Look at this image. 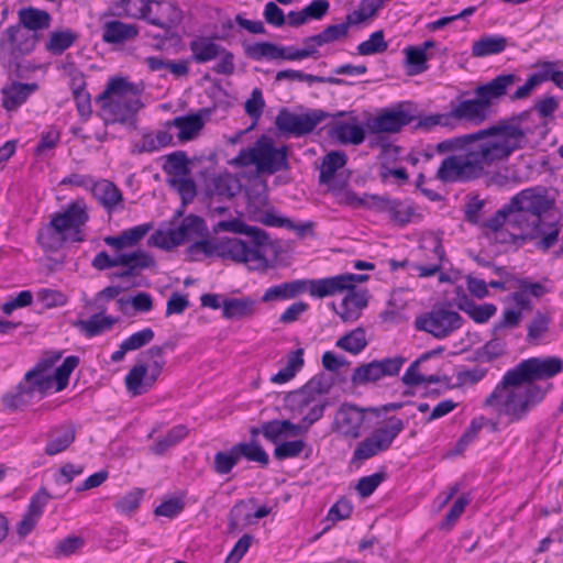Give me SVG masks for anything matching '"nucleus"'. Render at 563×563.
<instances>
[{
    "label": "nucleus",
    "mask_w": 563,
    "mask_h": 563,
    "mask_svg": "<svg viewBox=\"0 0 563 563\" xmlns=\"http://www.w3.org/2000/svg\"><path fill=\"white\" fill-rule=\"evenodd\" d=\"M552 207L553 201L540 189H523L483 223L484 234L495 243L517 249L536 241V247L547 252L558 243L561 231L556 221L547 218Z\"/></svg>",
    "instance_id": "f257e3e1"
},
{
    "label": "nucleus",
    "mask_w": 563,
    "mask_h": 563,
    "mask_svg": "<svg viewBox=\"0 0 563 563\" xmlns=\"http://www.w3.org/2000/svg\"><path fill=\"white\" fill-rule=\"evenodd\" d=\"M493 144L500 146L498 153L503 161H507L512 153L522 150L528 135H539L544 139L548 134V122L538 117L533 109H528L509 118L500 119L489 126Z\"/></svg>",
    "instance_id": "f03ea898"
},
{
    "label": "nucleus",
    "mask_w": 563,
    "mask_h": 563,
    "mask_svg": "<svg viewBox=\"0 0 563 563\" xmlns=\"http://www.w3.org/2000/svg\"><path fill=\"white\" fill-rule=\"evenodd\" d=\"M500 151L497 144L485 142L473 146L464 156L450 155L442 161L437 178L444 184L477 179L484 175L486 167L504 162L498 154Z\"/></svg>",
    "instance_id": "7ed1b4c3"
},
{
    "label": "nucleus",
    "mask_w": 563,
    "mask_h": 563,
    "mask_svg": "<svg viewBox=\"0 0 563 563\" xmlns=\"http://www.w3.org/2000/svg\"><path fill=\"white\" fill-rule=\"evenodd\" d=\"M501 380L486 397L484 406L495 408L507 417L509 423L526 419L529 412L543 401L548 389L538 384L510 385L500 388Z\"/></svg>",
    "instance_id": "20e7f679"
},
{
    "label": "nucleus",
    "mask_w": 563,
    "mask_h": 563,
    "mask_svg": "<svg viewBox=\"0 0 563 563\" xmlns=\"http://www.w3.org/2000/svg\"><path fill=\"white\" fill-rule=\"evenodd\" d=\"M89 221L84 199H76L64 211L51 216L49 222L38 231L37 242L45 251H58L66 242V233L73 232V242H82V227Z\"/></svg>",
    "instance_id": "39448f33"
},
{
    "label": "nucleus",
    "mask_w": 563,
    "mask_h": 563,
    "mask_svg": "<svg viewBox=\"0 0 563 563\" xmlns=\"http://www.w3.org/2000/svg\"><path fill=\"white\" fill-rule=\"evenodd\" d=\"M134 85L123 77H113L106 89L97 97L106 114V123L128 124L137 128L136 114L142 109L141 99L134 93Z\"/></svg>",
    "instance_id": "423d86ee"
},
{
    "label": "nucleus",
    "mask_w": 563,
    "mask_h": 563,
    "mask_svg": "<svg viewBox=\"0 0 563 563\" xmlns=\"http://www.w3.org/2000/svg\"><path fill=\"white\" fill-rule=\"evenodd\" d=\"M174 347V344L166 342L164 345H153L145 355L151 360L147 363H137L125 375L124 384L129 394L133 397L147 393L157 382L166 364L164 350Z\"/></svg>",
    "instance_id": "0eeeda50"
},
{
    "label": "nucleus",
    "mask_w": 563,
    "mask_h": 563,
    "mask_svg": "<svg viewBox=\"0 0 563 563\" xmlns=\"http://www.w3.org/2000/svg\"><path fill=\"white\" fill-rule=\"evenodd\" d=\"M563 371V360L558 356L530 357L508 369L501 378L500 388L510 385L537 384Z\"/></svg>",
    "instance_id": "6e6552de"
},
{
    "label": "nucleus",
    "mask_w": 563,
    "mask_h": 563,
    "mask_svg": "<svg viewBox=\"0 0 563 563\" xmlns=\"http://www.w3.org/2000/svg\"><path fill=\"white\" fill-rule=\"evenodd\" d=\"M405 429L404 421L391 416L384 427L375 429L371 435L361 441L353 452L352 461H365L390 449L394 440Z\"/></svg>",
    "instance_id": "1a4fd4ad"
},
{
    "label": "nucleus",
    "mask_w": 563,
    "mask_h": 563,
    "mask_svg": "<svg viewBox=\"0 0 563 563\" xmlns=\"http://www.w3.org/2000/svg\"><path fill=\"white\" fill-rule=\"evenodd\" d=\"M405 429L404 421L391 416L384 427L375 429L371 435L361 441L353 452L352 461H365L390 449L394 440Z\"/></svg>",
    "instance_id": "9d476101"
},
{
    "label": "nucleus",
    "mask_w": 563,
    "mask_h": 563,
    "mask_svg": "<svg viewBox=\"0 0 563 563\" xmlns=\"http://www.w3.org/2000/svg\"><path fill=\"white\" fill-rule=\"evenodd\" d=\"M405 429L404 421L391 416L384 427L375 429L371 435L361 441L353 452L352 461H365L390 449L394 440Z\"/></svg>",
    "instance_id": "9b49d317"
},
{
    "label": "nucleus",
    "mask_w": 563,
    "mask_h": 563,
    "mask_svg": "<svg viewBox=\"0 0 563 563\" xmlns=\"http://www.w3.org/2000/svg\"><path fill=\"white\" fill-rule=\"evenodd\" d=\"M262 246L253 241L249 243L238 238H225L219 240L218 257L243 263L250 271L264 272L268 268V261L261 251Z\"/></svg>",
    "instance_id": "f8f14e48"
},
{
    "label": "nucleus",
    "mask_w": 563,
    "mask_h": 563,
    "mask_svg": "<svg viewBox=\"0 0 563 563\" xmlns=\"http://www.w3.org/2000/svg\"><path fill=\"white\" fill-rule=\"evenodd\" d=\"M463 324V318L444 306L435 305L432 309L416 318L415 327L419 331L430 333L437 339H444Z\"/></svg>",
    "instance_id": "ddd939ff"
},
{
    "label": "nucleus",
    "mask_w": 563,
    "mask_h": 563,
    "mask_svg": "<svg viewBox=\"0 0 563 563\" xmlns=\"http://www.w3.org/2000/svg\"><path fill=\"white\" fill-rule=\"evenodd\" d=\"M329 117L331 114L321 109L309 110L300 114L282 109L276 117L275 125L280 132L299 137L311 133L320 122Z\"/></svg>",
    "instance_id": "4468645a"
},
{
    "label": "nucleus",
    "mask_w": 563,
    "mask_h": 563,
    "mask_svg": "<svg viewBox=\"0 0 563 563\" xmlns=\"http://www.w3.org/2000/svg\"><path fill=\"white\" fill-rule=\"evenodd\" d=\"M38 35H33L18 23L4 30L0 40V55L18 60L32 53L38 42Z\"/></svg>",
    "instance_id": "2eb2a0df"
},
{
    "label": "nucleus",
    "mask_w": 563,
    "mask_h": 563,
    "mask_svg": "<svg viewBox=\"0 0 563 563\" xmlns=\"http://www.w3.org/2000/svg\"><path fill=\"white\" fill-rule=\"evenodd\" d=\"M406 358L402 356L386 357L374 360L354 368L351 375V382L355 386L366 385L377 382L386 376H396L399 374Z\"/></svg>",
    "instance_id": "dca6fc26"
},
{
    "label": "nucleus",
    "mask_w": 563,
    "mask_h": 563,
    "mask_svg": "<svg viewBox=\"0 0 563 563\" xmlns=\"http://www.w3.org/2000/svg\"><path fill=\"white\" fill-rule=\"evenodd\" d=\"M256 146L258 172L273 175L290 168L287 159V146L284 145L280 148H276L273 139L267 135H262L256 141Z\"/></svg>",
    "instance_id": "f3484780"
},
{
    "label": "nucleus",
    "mask_w": 563,
    "mask_h": 563,
    "mask_svg": "<svg viewBox=\"0 0 563 563\" xmlns=\"http://www.w3.org/2000/svg\"><path fill=\"white\" fill-rule=\"evenodd\" d=\"M145 21L163 30L176 29L183 21V12L174 2L147 0Z\"/></svg>",
    "instance_id": "a211bd4d"
},
{
    "label": "nucleus",
    "mask_w": 563,
    "mask_h": 563,
    "mask_svg": "<svg viewBox=\"0 0 563 563\" xmlns=\"http://www.w3.org/2000/svg\"><path fill=\"white\" fill-rule=\"evenodd\" d=\"M490 114V110L484 104L479 97L462 100L457 106L451 109V115L454 128L459 122L465 121L478 125L485 122Z\"/></svg>",
    "instance_id": "6ab92c4d"
},
{
    "label": "nucleus",
    "mask_w": 563,
    "mask_h": 563,
    "mask_svg": "<svg viewBox=\"0 0 563 563\" xmlns=\"http://www.w3.org/2000/svg\"><path fill=\"white\" fill-rule=\"evenodd\" d=\"M519 81L515 74H501L490 81L475 88L474 93L490 110L494 100H498L508 93V89Z\"/></svg>",
    "instance_id": "aec40b11"
},
{
    "label": "nucleus",
    "mask_w": 563,
    "mask_h": 563,
    "mask_svg": "<svg viewBox=\"0 0 563 563\" xmlns=\"http://www.w3.org/2000/svg\"><path fill=\"white\" fill-rule=\"evenodd\" d=\"M364 410L355 405L344 404L336 413L335 423L338 430L345 437L357 439L361 435V427L364 422Z\"/></svg>",
    "instance_id": "412c9836"
},
{
    "label": "nucleus",
    "mask_w": 563,
    "mask_h": 563,
    "mask_svg": "<svg viewBox=\"0 0 563 563\" xmlns=\"http://www.w3.org/2000/svg\"><path fill=\"white\" fill-rule=\"evenodd\" d=\"M485 142H494L492 132L489 131V126L473 133L455 136L439 142L435 146V150L439 153H445L457 150H463L465 153H467L473 146L475 147V145H479Z\"/></svg>",
    "instance_id": "4be33fe9"
},
{
    "label": "nucleus",
    "mask_w": 563,
    "mask_h": 563,
    "mask_svg": "<svg viewBox=\"0 0 563 563\" xmlns=\"http://www.w3.org/2000/svg\"><path fill=\"white\" fill-rule=\"evenodd\" d=\"M98 312L93 313L88 320L78 319L73 325L78 329L87 338H95L101 333L109 331L118 322V318L104 316L106 306H98Z\"/></svg>",
    "instance_id": "5701e85b"
},
{
    "label": "nucleus",
    "mask_w": 563,
    "mask_h": 563,
    "mask_svg": "<svg viewBox=\"0 0 563 563\" xmlns=\"http://www.w3.org/2000/svg\"><path fill=\"white\" fill-rule=\"evenodd\" d=\"M415 115L404 110L387 111L376 117L372 124H369L371 132H389L396 133L405 125L411 123Z\"/></svg>",
    "instance_id": "b1692460"
},
{
    "label": "nucleus",
    "mask_w": 563,
    "mask_h": 563,
    "mask_svg": "<svg viewBox=\"0 0 563 563\" xmlns=\"http://www.w3.org/2000/svg\"><path fill=\"white\" fill-rule=\"evenodd\" d=\"M347 294L343 298L340 308L336 310L335 303H331V308L340 316L344 321H355L360 317V312L367 306V291L357 289H346Z\"/></svg>",
    "instance_id": "393cba45"
},
{
    "label": "nucleus",
    "mask_w": 563,
    "mask_h": 563,
    "mask_svg": "<svg viewBox=\"0 0 563 563\" xmlns=\"http://www.w3.org/2000/svg\"><path fill=\"white\" fill-rule=\"evenodd\" d=\"M38 88L37 84H22L12 81L5 85L1 89L2 107L7 111H15L21 104H23L27 98L36 91Z\"/></svg>",
    "instance_id": "a878e982"
},
{
    "label": "nucleus",
    "mask_w": 563,
    "mask_h": 563,
    "mask_svg": "<svg viewBox=\"0 0 563 563\" xmlns=\"http://www.w3.org/2000/svg\"><path fill=\"white\" fill-rule=\"evenodd\" d=\"M139 35L135 24L124 23L120 20H111L102 26V41L107 44H123Z\"/></svg>",
    "instance_id": "bb28decb"
},
{
    "label": "nucleus",
    "mask_w": 563,
    "mask_h": 563,
    "mask_svg": "<svg viewBox=\"0 0 563 563\" xmlns=\"http://www.w3.org/2000/svg\"><path fill=\"white\" fill-rule=\"evenodd\" d=\"M456 306L460 310L467 313L476 323L487 322L497 311V307L494 303L476 305L462 288L457 290Z\"/></svg>",
    "instance_id": "cd10ccee"
},
{
    "label": "nucleus",
    "mask_w": 563,
    "mask_h": 563,
    "mask_svg": "<svg viewBox=\"0 0 563 563\" xmlns=\"http://www.w3.org/2000/svg\"><path fill=\"white\" fill-rule=\"evenodd\" d=\"M303 280L307 283V291L311 297L316 298L330 297L347 289L342 274L320 279Z\"/></svg>",
    "instance_id": "c85d7f7f"
},
{
    "label": "nucleus",
    "mask_w": 563,
    "mask_h": 563,
    "mask_svg": "<svg viewBox=\"0 0 563 563\" xmlns=\"http://www.w3.org/2000/svg\"><path fill=\"white\" fill-rule=\"evenodd\" d=\"M59 358L60 353H55L52 357L40 361L34 368L25 374V383L23 384L26 386H33L34 391H46L49 389L53 384V378L46 375L45 372L51 368Z\"/></svg>",
    "instance_id": "c756f323"
},
{
    "label": "nucleus",
    "mask_w": 563,
    "mask_h": 563,
    "mask_svg": "<svg viewBox=\"0 0 563 563\" xmlns=\"http://www.w3.org/2000/svg\"><path fill=\"white\" fill-rule=\"evenodd\" d=\"M307 291V283L303 279L274 285L265 290L261 300L263 302L289 300Z\"/></svg>",
    "instance_id": "7c9ffc66"
},
{
    "label": "nucleus",
    "mask_w": 563,
    "mask_h": 563,
    "mask_svg": "<svg viewBox=\"0 0 563 563\" xmlns=\"http://www.w3.org/2000/svg\"><path fill=\"white\" fill-rule=\"evenodd\" d=\"M213 231L216 233H219L221 231H227V232H233V233H239V234H246L252 238V241L256 245L268 244V234L264 230H262L257 227L247 225L240 219H233V220H229V221H219L213 227Z\"/></svg>",
    "instance_id": "2f4dec72"
},
{
    "label": "nucleus",
    "mask_w": 563,
    "mask_h": 563,
    "mask_svg": "<svg viewBox=\"0 0 563 563\" xmlns=\"http://www.w3.org/2000/svg\"><path fill=\"white\" fill-rule=\"evenodd\" d=\"M328 133L341 144L360 145L365 140L364 128L355 121L353 123L335 122Z\"/></svg>",
    "instance_id": "473e14b6"
},
{
    "label": "nucleus",
    "mask_w": 563,
    "mask_h": 563,
    "mask_svg": "<svg viewBox=\"0 0 563 563\" xmlns=\"http://www.w3.org/2000/svg\"><path fill=\"white\" fill-rule=\"evenodd\" d=\"M387 212L389 213L391 221L397 223L399 227H405L410 222L420 221L423 217L419 211V208L408 199H393Z\"/></svg>",
    "instance_id": "72a5a7b5"
},
{
    "label": "nucleus",
    "mask_w": 563,
    "mask_h": 563,
    "mask_svg": "<svg viewBox=\"0 0 563 563\" xmlns=\"http://www.w3.org/2000/svg\"><path fill=\"white\" fill-rule=\"evenodd\" d=\"M90 191L108 211H112L123 199L121 190L107 179L95 181Z\"/></svg>",
    "instance_id": "f704fd0d"
},
{
    "label": "nucleus",
    "mask_w": 563,
    "mask_h": 563,
    "mask_svg": "<svg viewBox=\"0 0 563 563\" xmlns=\"http://www.w3.org/2000/svg\"><path fill=\"white\" fill-rule=\"evenodd\" d=\"M76 439V429L73 424L63 426L55 429L45 446V454L56 455L67 450Z\"/></svg>",
    "instance_id": "c9c22d12"
},
{
    "label": "nucleus",
    "mask_w": 563,
    "mask_h": 563,
    "mask_svg": "<svg viewBox=\"0 0 563 563\" xmlns=\"http://www.w3.org/2000/svg\"><path fill=\"white\" fill-rule=\"evenodd\" d=\"M51 15L48 12L35 8H24L19 11V25H23L31 34L37 35L38 30L49 26Z\"/></svg>",
    "instance_id": "e433bc0d"
},
{
    "label": "nucleus",
    "mask_w": 563,
    "mask_h": 563,
    "mask_svg": "<svg viewBox=\"0 0 563 563\" xmlns=\"http://www.w3.org/2000/svg\"><path fill=\"white\" fill-rule=\"evenodd\" d=\"M166 125L179 129L178 139L180 141H189L203 128L205 121L200 113H195L176 117Z\"/></svg>",
    "instance_id": "4c0bfd02"
},
{
    "label": "nucleus",
    "mask_w": 563,
    "mask_h": 563,
    "mask_svg": "<svg viewBox=\"0 0 563 563\" xmlns=\"http://www.w3.org/2000/svg\"><path fill=\"white\" fill-rule=\"evenodd\" d=\"M189 48L192 53V59L198 64L210 62L223 52L222 46L216 44L208 37H198L192 40L189 43Z\"/></svg>",
    "instance_id": "58836bf2"
},
{
    "label": "nucleus",
    "mask_w": 563,
    "mask_h": 563,
    "mask_svg": "<svg viewBox=\"0 0 563 563\" xmlns=\"http://www.w3.org/2000/svg\"><path fill=\"white\" fill-rule=\"evenodd\" d=\"M347 155L342 151H331L322 157L319 183L322 185L330 184L335 173L345 166Z\"/></svg>",
    "instance_id": "ea45409f"
},
{
    "label": "nucleus",
    "mask_w": 563,
    "mask_h": 563,
    "mask_svg": "<svg viewBox=\"0 0 563 563\" xmlns=\"http://www.w3.org/2000/svg\"><path fill=\"white\" fill-rule=\"evenodd\" d=\"M255 300L250 297L229 298L222 301L224 319H242L254 313Z\"/></svg>",
    "instance_id": "a19ab883"
},
{
    "label": "nucleus",
    "mask_w": 563,
    "mask_h": 563,
    "mask_svg": "<svg viewBox=\"0 0 563 563\" xmlns=\"http://www.w3.org/2000/svg\"><path fill=\"white\" fill-rule=\"evenodd\" d=\"M173 144V135L167 131H158L156 136L152 133H143L140 142L132 148L133 154L153 153Z\"/></svg>",
    "instance_id": "79ce46f5"
},
{
    "label": "nucleus",
    "mask_w": 563,
    "mask_h": 563,
    "mask_svg": "<svg viewBox=\"0 0 563 563\" xmlns=\"http://www.w3.org/2000/svg\"><path fill=\"white\" fill-rule=\"evenodd\" d=\"M302 347L290 352L287 355V364L271 377V382L280 385L291 380L305 365Z\"/></svg>",
    "instance_id": "37998d69"
},
{
    "label": "nucleus",
    "mask_w": 563,
    "mask_h": 563,
    "mask_svg": "<svg viewBox=\"0 0 563 563\" xmlns=\"http://www.w3.org/2000/svg\"><path fill=\"white\" fill-rule=\"evenodd\" d=\"M175 229L183 243L187 239L203 238L209 234L205 219L196 214L186 216Z\"/></svg>",
    "instance_id": "c03bdc74"
},
{
    "label": "nucleus",
    "mask_w": 563,
    "mask_h": 563,
    "mask_svg": "<svg viewBox=\"0 0 563 563\" xmlns=\"http://www.w3.org/2000/svg\"><path fill=\"white\" fill-rule=\"evenodd\" d=\"M506 46L507 40L501 35L483 36L478 41L474 42L472 47V55L475 57H485L499 54L505 51Z\"/></svg>",
    "instance_id": "a18cd8bd"
},
{
    "label": "nucleus",
    "mask_w": 563,
    "mask_h": 563,
    "mask_svg": "<svg viewBox=\"0 0 563 563\" xmlns=\"http://www.w3.org/2000/svg\"><path fill=\"white\" fill-rule=\"evenodd\" d=\"M189 433L188 428L185 424H178L173 427L166 435L158 439L152 446V453L156 455H163L170 448L181 442Z\"/></svg>",
    "instance_id": "49530a36"
},
{
    "label": "nucleus",
    "mask_w": 563,
    "mask_h": 563,
    "mask_svg": "<svg viewBox=\"0 0 563 563\" xmlns=\"http://www.w3.org/2000/svg\"><path fill=\"white\" fill-rule=\"evenodd\" d=\"M166 161L163 170L173 177H184L190 175V161L184 151H176L165 156Z\"/></svg>",
    "instance_id": "de8ad7c7"
},
{
    "label": "nucleus",
    "mask_w": 563,
    "mask_h": 563,
    "mask_svg": "<svg viewBox=\"0 0 563 563\" xmlns=\"http://www.w3.org/2000/svg\"><path fill=\"white\" fill-rule=\"evenodd\" d=\"M71 89L79 115L88 119L91 115L92 109L90 93L86 89L84 77L73 78Z\"/></svg>",
    "instance_id": "09e8293b"
},
{
    "label": "nucleus",
    "mask_w": 563,
    "mask_h": 563,
    "mask_svg": "<svg viewBox=\"0 0 563 563\" xmlns=\"http://www.w3.org/2000/svg\"><path fill=\"white\" fill-rule=\"evenodd\" d=\"M367 345L365 330L363 328H356L345 335L341 336L335 346L342 349L351 354L361 353Z\"/></svg>",
    "instance_id": "8fccbe9b"
},
{
    "label": "nucleus",
    "mask_w": 563,
    "mask_h": 563,
    "mask_svg": "<svg viewBox=\"0 0 563 563\" xmlns=\"http://www.w3.org/2000/svg\"><path fill=\"white\" fill-rule=\"evenodd\" d=\"M235 448L240 459L243 456L247 461L256 462L262 466H267L269 463L268 454L255 440L236 443Z\"/></svg>",
    "instance_id": "3c124183"
},
{
    "label": "nucleus",
    "mask_w": 563,
    "mask_h": 563,
    "mask_svg": "<svg viewBox=\"0 0 563 563\" xmlns=\"http://www.w3.org/2000/svg\"><path fill=\"white\" fill-rule=\"evenodd\" d=\"M406 54V68L407 74L410 76L419 75L428 69V56L423 48L417 46H407Z\"/></svg>",
    "instance_id": "603ef678"
},
{
    "label": "nucleus",
    "mask_w": 563,
    "mask_h": 563,
    "mask_svg": "<svg viewBox=\"0 0 563 563\" xmlns=\"http://www.w3.org/2000/svg\"><path fill=\"white\" fill-rule=\"evenodd\" d=\"M78 38V34L71 30L56 31L51 34L46 49L53 55H62Z\"/></svg>",
    "instance_id": "864d4df0"
},
{
    "label": "nucleus",
    "mask_w": 563,
    "mask_h": 563,
    "mask_svg": "<svg viewBox=\"0 0 563 563\" xmlns=\"http://www.w3.org/2000/svg\"><path fill=\"white\" fill-rule=\"evenodd\" d=\"M244 54L253 59L261 60L263 58L274 60L277 59L278 45L272 42H257L254 44H243Z\"/></svg>",
    "instance_id": "5fc2aeb1"
},
{
    "label": "nucleus",
    "mask_w": 563,
    "mask_h": 563,
    "mask_svg": "<svg viewBox=\"0 0 563 563\" xmlns=\"http://www.w3.org/2000/svg\"><path fill=\"white\" fill-rule=\"evenodd\" d=\"M167 184L170 188L175 189L181 199V205L190 203L197 195V186L194 179L188 176L184 177H169Z\"/></svg>",
    "instance_id": "6e6d98bb"
},
{
    "label": "nucleus",
    "mask_w": 563,
    "mask_h": 563,
    "mask_svg": "<svg viewBox=\"0 0 563 563\" xmlns=\"http://www.w3.org/2000/svg\"><path fill=\"white\" fill-rule=\"evenodd\" d=\"M183 244L176 229L156 230L147 240L148 246L158 247L165 251H170L174 247Z\"/></svg>",
    "instance_id": "4d7b16f0"
},
{
    "label": "nucleus",
    "mask_w": 563,
    "mask_h": 563,
    "mask_svg": "<svg viewBox=\"0 0 563 563\" xmlns=\"http://www.w3.org/2000/svg\"><path fill=\"white\" fill-rule=\"evenodd\" d=\"M388 48V43L385 41V34L383 30L375 31L368 37V40L360 43L356 47L357 54L362 56H369L375 54H382Z\"/></svg>",
    "instance_id": "13d9d810"
},
{
    "label": "nucleus",
    "mask_w": 563,
    "mask_h": 563,
    "mask_svg": "<svg viewBox=\"0 0 563 563\" xmlns=\"http://www.w3.org/2000/svg\"><path fill=\"white\" fill-rule=\"evenodd\" d=\"M34 395V387L20 383L14 393L5 394L2 398L4 406L10 410H15L26 405Z\"/></svg>",
    "instance_id": "bf43d9fd"
},
{
    "label": "nucleus",
    "mask_w": 563,
    "mask_h": 563,
    "mask_svg": "<svg viewBox=\"0 0 563 563\" xmlns=\"http://www.w3.org/2000/svg\"><path fill=\"white\" fill-rule=\"evenodd\" d=\"M347 33L349 30L344 22H342L339 24L328 25L322 32L308 36V41L316 42L319 45H325L346 37Z\"/></svg>",
    "instance_id": "052dcab7"
},
{
    "label": "nucleus",
    "mask_w": 563,
    "mask_h": 563,
    "mask_svg": "<svg viewBox=\"0 0 563 563\" xmlns=\"http://www.w3.org/2000/svg\"><path fill=\"white\" fill-rule=\"evenodd\" d=\"M240 461L235 444L229 451H219L214 454L212 468L219 475L229 474Z\"/></svg>",
    "instance_id": "680f3d73"
},
{
    "label": "nucleus",
    "mask_w": 563,
    "mask_h": 563,
    "mask_svg": "<svg viewBox=\"0 0 563 563\" xmlns=\"http://www.w3.org/2000/svg\"><path fill=\"white\" fill-rule=\"evenodd\" d=\"M79 357L76 355L67 356L62 365L55 369L53 380L56 382V391L65 389L69 382V376L73 371L78 366Z\"/></svg>",
    "instance_id": "e2e57ef3"
},
{
    "label": "nucleus",
    "mask_w": 563,
    "mask_h": 563,
    "mask_svg": "<svg viewBox=\"0 0 563 563\" xmlns=\"http://www.w3.org/2000/svg\"><path fill=\"white\" fill-rule=\"evenodd\" d=\"M144 489L134 488L131 492L126 493L124 496H122L119 500H117L114 504V508L120 514L130 515L139 508L144 497Z\"/></svg>",
    "instance_id": "0e129e2a"
},
{
    "label": "nucleus",
    "mask_w": 563,
    "mask_h": 563,
    "mask_svg": "<svg viewBox=\"0 0 563 563\" xmlns=\"http://www.w3.org/2000/svg\"><path fill=\"white\" fill-rule=\"evenodd\" d=\"M118 14L145 20L147 0H121L117 3Z\"/></svg>",
    "instance_id": "69168bd1"
},
{
    "label": "nucleus",
    "mask_w": 563,
    "mask_h": 563,
    "mask_svg": "<svg viewBox=\"0 0 563 563\" xmlns=\"http://www.w3.org/2000/svg\"><path fill=\"white\" fill-rule=\"evenodd\" d=\"M471 499L466 495H461L451 506L450 510L440 522L439 528L441 530L450 531L453 526L456 523L457 519L464 512L466 506L470 504Z\"/></svg>",
    "instance_id": "338daca9"
},
{
    "label": "nucleus",
    "mask_w": 563,
    "mask_h": 563,
    "mask_svg": "<svg viewBox=\"0 0 563 563\" xmlns=\"http://www.w3.org/2000/svg\"><path fill=\"white\" fill-rule=\"evenodd\" d=\"M306 446L307 443L303 440H292L278 443L274 450V457L277 461L298 457Z\"/></svg>",
    "instance_id": "774afa93"
}]
</instances>
